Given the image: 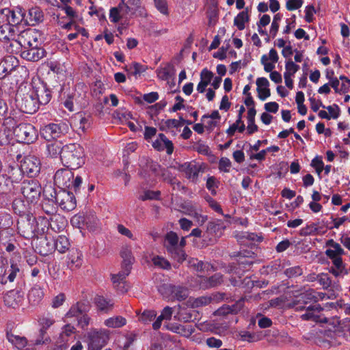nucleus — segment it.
<instances>
[{
	"mask_svg": "<svg viewBox=\"0 0 350 350\" xmlns=\"http://www.w3.org/2000/svg\"><path fill=\"white\" fill-rule=\"evenodd\" d=\"M296 310H303L306 308V312L301 316L303 320H312L315 322L324 323L327 324V328L329 331L336 332L338 330L340 324L338 318L327 319L321 315L323 308L319 304H314L307 308L300 306L298 304L294 305Z\"/></svg>",
	"mask_w": 350,
	"mask_h": 350,
	"instance_id": "nucleus-1",
	"label": "nucleus"
},
{
	"mask_svg": "<svg viewBox=\"0 0 350 350\" xmlns=\"http://www.w3.org/2000/svg\"><path fill=\"white\" fill-rule=\"evenodd\" d=\"M61 161L64 166L70 170L79 168L85 163L83 148L76 144L63 146Z\"/></svg>",
	"mask_w": 350,
	"mask_h": 350,
	"instance_id": "nucleus-2",
	"label": "nucleus"
},
{
	"mask_svg": "<svg viewBox=\"0 0 350 350\" xmlns=\"http://www.w3.org/2000/svg\"><path fill=\"white\" fill-rule=\"evenodd\" d=\"M32 31L24 32L21 38L16 39L18 36L15 33L14 27L10 25H5L0 26V40L5 42H10L11 48L15 47L18 49L20 46L23 45L22 39L25 38L28 39L33 38L34 42H36V38H34Z\"/></svg>",
	"mask_w": 350,
	"mask_h": 350,
	"instance_id": "nucleus-3",
	"label": "nucleus"
},
{
	"mask_svg": "<svg viewBox=\"0 0 350 350\" xmlns=\"http://www.w3.org/2000/svg\"><path fill=\"white\" fill-rule=\"evenodd\" d=\"M164 246L167 252L176 261L181 262L185 260L186 254L183 250L178 247V237L174 232H169L164 239Z\"/></svg>",
	"mask_w": 350,
	"mask_h": 350,
	"instance_id": "nucleus-4",
	"label": "nucleus"
},
{
	"mask_svg": "<svg viewBox=\"0 0 350 350\" xmlns=\"http://www.w3.org/2000/svg\"><path fill=\"white\" fill-rule=\"evenodd\" d=\"M109 338V332L105 329H93L89 333V350H100Z\"/></svg>",
	"mask_w": 350,
	"mask_h": 350,
	"instance_id": "nucleus-5",
	"label": "nucleus"
},
{
	"mask_svg": "<svg viewBox=\"0 0 350 350\" xmlns=\"http://www.w3.org/2000/svg\"><path fill=\"white\" fill-rule=\"evenodd\" d=\"M14 135L19 142L29 144L36 138V131L31 124H21L14 129Z\"/></svg>",
	"mask_w": 350,
	"mask_h": 350,
	"instance_id": "nucleus-6",
	"label": "nucleus"
},
{
	"mask_svg": "<svg viewBox=\"0 0 350 350\" xmlns=\"http://www.w3.org/2000/svg\"><path fill=\"white\" fill-rule=\"evenodd\" d=\"M68 125L64 123L49 124L40 130V134L47 141L57 139L62 135L68 132Z\"/></svg>",
	"mask_w": 350,
	"mask_h": 350,
	"instance_id": "nucleus-7",
	"label": "nucleus"
},
{
	"mask_svg": "<svg viewBox=\"0 0 350 350\" xmlns=\"http://www.w3.org/2000/svg\"><path fill=\"white\" fill-rule=\"evenodd\" d=\"M21 192L29 202H33L40 197L41 187L36 180H24L22 183Z\"/></svg>",
	"mask_w": 350,
	"mask_h": 350,
	"instance_id": "nucleus-8",
	"label": "nucleus"
},
{
	"mask_svg": "<svg viewBox=\"0 0 350 350\" xmlns=\"http://www.w3.org/2000/svg\"><path fill=\"white\" fill-rule=\"evenodd\" d=\"M40 161L38 157L28 155L24 158L21 167L23 173L29 176H34L40 172Z\"/></svg>",
	"mask_w": 350,
	"mask_h": 350,
	"instance_id": "nucleus-9",
	"label": "nucleus"
},
{
	"mask_svg": "<svg viewBox=\"0 0 350 350\" xmlns=\"http://www.w3.org/2000/svg\"><path fill=\"white\" fill-rule=\"evenodd\" d=\"M27 44L29 49L25 46L26 43L25 41L23 42V45L21 46L25 48V49L21 52V56L23 58L28 61L36 62L44 56V50L41 48H38L37 44L33 46L30 40L27 41Z\"/></svg>",
	"mask_w": 350,
	"mask_h": 350,
	"instance_id": "nucleus-10",
	"label": "nucleus"
},
{
	"mask_svg": "<svg viewBox=\"0 0 350 350\" xmlns=\"http://www.w3.org/2000/svg\"><path fill=\"white\" fill-rule=\"evenodd\" d=\"M20 269L16 263H12L10 267L8 265L0 266V283L6 284L8 281L13 282L19 273Z\"/></svg>",
	"mask_w": 350,
	"mask_h": 350,
	"instance_id": "nucleus-11",
	"label": "nucleus"
},
{
	"mask_svg": "<svg viewBox=\"0 0 350 350\" xmlns=\"http://www.w3.org/2000/svg\"><path fill=\"white\" fill-rule=\"evenodd\" d=\"M327 249L325 250V255L334 262L335 260H342V256L345 251L341 245L333 239H329L325 243Z\"/></svg>",
	"mask_w": 350,
	"mask_h": 350,
	"instance_id": "nucleus-12",
	"label": "nucleus"
},
{
	"mask_svg": "<svg viewBox=\"0 0 350 350\" xmlns=\"http://www.w3.org/2000/svg\"><path fill=\"white\" fill-rule=\"evenodd\" d=\"M56 202L59 204L62 209L70 211L76 206V200L72 193L63 191L59 192L56 196Z\"/></svg>",
	"mask_w": 350,
	"mask_h": 350,
	"instance_id": "nucleus-13",
	"label": "nucleus"
},
{
	"mask_svg": "<svg viewBox=\"0 0 350 350\" xmlns=\"http://www.w3.org/2000/svg\"><path fill=\"white\" fill-rule=\"evenodd\" d=\"M21 167L10 166L8 169V174H4V183H2L1 187H0V192L6 191V188L12 183H17L21 179L22 176Z\"/></svg>",
	"mask_w": 350,
	"mask_h": 350,
	"instance_id": "nucleus-14",
	"label": "nucleus"
},
{
	"mask_svg": "<svg viewBox=\"0 0 350 350\" xmlns=\"http://www.w3.org/2000/svg\"><path fill=\"white\" fill-rule=\"evenodd\" d=\"M157 75L159 79L166 81L170 88L174 86L175 70L172 65L166 64L160 66L157 70Z\"/></svg>",
	"mask_w": 350,
	"mask_h": 350,
	"instance_id": "nucleus-15",
	"label": "nucleus"
},
{
	"mask_svg": "<svg viewBox=\"0 0 350 350\" xmlns=\"http://www.w3.org/2000/svg\"><path fill=\"white\" fill-rule=\"evenodd\" d=\"M279 59V55L275 49H271L268 53L261 56L260 63L263 66L265 72H271L275 68V64Z\"/></svg>",
	"mask_w": 350,
	"mask_h": 350,
	"instance_id": "nucleus-16",
	"label": "nucleus"
},
{
	"mask_svg": "<svg viewBox=\"0 0 350 350\" xmlns=\"http://www.w3.org/2000/svg\"><path fill=\"white\" fill-rule=\"evenodd\" d=\"M72 179H73V173L68 169L59 170L54 176L55 184L62 187L70 188Z\"/></svg>",
	"mask_w": 350,
	"mask_h": 350,
	"instance_id": "nucleus-17",
	"label": "nucleus"
},
{
	"mask_svg": "<svg viewBox=\"0 0 350 350\" xmlns=\"http://www.w3.org/2000/svg\"><path fill=\"white\" fill-rule=\"evenodd\" d=\"M24 300V294L16 290L8 292L4 296L6 306L15 308L20 306Z\"/></svg>",
	"mask_w": 350,
	"mask_h": 350,
	"instance_id": "nucleus-18",
	"label": "nucleus"
},
{
	"mask_svg": "<svg viewBox=\"0 0 350 350\" xmlns=\"http://www.w3.org/2000/svg\"><path fill=\"white\" fill-rule=\"evenodd\" d=\"M152 145L154 149L159 151L166 150L168 154H171L174 150L172 142L163 133L158 135L157 138L152 142Z\"/></svg>",
	"mask_w": 350,
	"mask_h": 350,
	"instance_id": "nucleus-19",
	"label": "nucleus"
},
{
	"mask_svg": "<svg viewBox=\"0 0 350 350\" xmlns=\"http://www.w3.org/2000/svg\"><path fill=\"white\" fill-rule=\"evenodd\" d=\"M258 97L260 100H265L271 96L269 82L265 77H258L256 81Z\"/></svg>",
	"mask_w": 350,
	"mask_h": 350,
	"instance_id": "nucleus-20",
	"label": "nucleus"
},
{
	"mask_svg": "<svg viewBox=\"0 0 350 350\" xmlns=\"http://www.w3.org/2000/svg\"><path fill=\"white\" fill-rule=\"evenodd\" d=\"M8 15L9 25L11 26H15L23 23L25 25V12L21 8L17 7L15 9L10 10Z\"/></svg>",
	"mask_w": 350,
	"mask_h": 350,
	"instance_id": "nucleus-21",
	"label": "nucleus"
},
{
	"mask_svg": "<svg viewBox=\"0 0 350 350\" xmlns=\"http://www.w3.org/2000/svg\"><path fill=\"white\" fill-rule=\"evenodd\" d=\"M222 281V276L219 273H216L214 275L207 278L203 275L198 276L199 287L200 288L206 289L208 288L214 287L219 284Z\"/></svg>",
	"mask_w": 350,
	"mask_h": 350,
	"instance_id": "nucleus-22",
	"label": "nucleus"
},
{
	"mask_svg": "<svg viewBox=\"0 0 350 350\" xmlns=\"http://www.w3.org/2000/svg\"><path fill=\"white\" fill-rule=\"evenodd\" d=\"M21 102V109L27 113H33L39 107L32 92L23 98Z\"/></svg>",
	"mask_w": 350,
	"mask_h": 350,
	"instance_id": "nucleus-23",
	"label": "nucleus"
},
{
	"mask_svg": "<svg viewBox=\"0 0 350 350\" xmlns=\"http://www.w3.org/2000/svg\"><path fill=\"white\" fill-rule=\"evenodd\" d=\"M83 254L78 250H71L68 256V266L71 269H79L83 264Z\"/></svg>",
	"mask_w": 350,
	"mask_h": 350,
	"instance_id": "nucleus-24",
	"label": "nucleus"
},
{
	"mask_svg": "<svg viewBox=\"0 0 350 350\" xmlns=\"http://www.w3.org/2000/svg\"><path fill=\"white\" fill-rule=\"evenodd\" d=\"M7 338L8 341L18 349H22L25 347V349L23 350H35L34 348L31 345L26 347L27 341L25 337L15 335L11 332H8Z\"/></svg>",
	"mask_w": 350,
	"mask_h": 350,
	"instance_id": "nucleus-25",
	"label": "nucleus"
},
{
	"mask_svg": "<svg viewBox=\"0 0 350 350\" xmlns=\"http://www.w3.org/2000/svg\"><path fill=\"white\" fill-rule=\"evenodd\" d=\"M180 170L187 178L194 181L198 176L200 166L194 162L185 163L180 166Z\"/></svg>",
	"mask_w": 350,
	"mask_h": 350,
	"instance_id": "nucleus-26",
	"label": "nucleus"
},
{
	"mask_svg": "<svg viewBox=\"0 0 350 350\" xmlns=\"http://www.w3.org/2000/svg\"><path fill=\"white\" fill-rule=\"evenodd\" d=\"M43 19L42 12L38 8H32L29 10L28 14L25 13V25H35Z\"/></svg>",
	"mask_w": 350,
	"mask_h": 350,
	"instance_id": "nucleus-27",
	"label": "nucleus"
},
{
	"mask_svg": "<svg viewBox=\"0 0 350 350\" xmlns=\"http://www.w3.org/2000/svg\"><path fill=\"white\" fill-rule=\"evenodd\" d=\"M120 256L122 258V266L126 267V273L128 272L129 269L132 268V265L135 260L133 256L131 247L129 245H124L121 248Z\"/></svg>",
	"mask_w": 350,
	"mask_h": 350,
	"instance_id": "nucleus-28",
	"label": "nucleus"
},
{
	"mask_svg": "<svg viewBox=\"0 0 350 350\" xmlns=\"http://www.w3.org/2000/svg\"><path fill=\"white\" fill-rule=\"evenodd\" d=\"M32 93L36 102H38V105H46L51 100L50 92L43 85L37 88L35 90H33Z\"/></svg>",
	"mask_w": 350,
	"mask_h": 350,
	"instance_id": "nucleus-29",
	"label": "nucleus"
},
{
	"mask_svg": "<svg viewBox=\"0 0 350 350\" xmlns=\"http://www.w3.org/2000/svg\"><path fill=\"white\" fill-rule=\"evenodd\" d=\"M55 320L50 314H44L39 317L38 325L40 326V334L43 336L47 330L55 323Z\"/></svg>",
	"mask_w": 350,
	"mask_h": 350,
	"instance_id": "nucleus-30",
	"label": "nucleus"
},
{
	"mask_svg": "<svg viewBox=\"0 0 350 350\" xmlns=\"http://www.w3.org/2000/svg\"><path fill=\"white\" fill-rule=\"evenodd\" d=\"M173 314V309L169 306L165 307L161 314L157 318L155 321L152 323V327L154 329H159L162 324V321L164 320H170Z\"/></svg>",
	"mask_w": 350,
	"mask_h": 350,
	"instance_id": "nucleus-31",
	"label": "nucleus"
},
{
	"mask_svg": "<svg viewBox=\"0 0 350 350\" xmlns=\"http://www.w3.org/2000/svg\"><path fill=\"white\" fill-rule=\"evenodd\" d=\"M44 297V291L39 286H33L29 292L28 299L33 305L38 304Z\"/></svg>",
	"mask_w": 350,
	"mask_h": 350,
	"instance_id": "nucleus-32",
	"label": "nucleus"
},
{
	"mask_svg": "<svg viewBox=\"0 0 350 350\" xmlns=\"http://www.w3.org/2000/svg\"><path fill=\"white\" fill-rule=\"evenodd\" d=\"M184 212L185 214L196 218L199 224H204L207 220V216L201 215L192 204H186L184 206Z\"/></svg>",
	"mask_w": 350,
	"mask_h": 350,
	"instance_id": "nucleus-33",
	"label": "nucleus"
},
{
	"mask_svg": "<svg viewBox=\"0 0 350 350\" xmlns=\"http://www.w3.org/2000/svg\"><path fill=\"white\" fill-rule=\"evenodd\" d=\"M250 21L247 9L239 13L234 18V25L239 30H243L245 27V23Z\"/></svg>",
	"mask_w": 350,
	"mask_h": 350,
	"instance_id": "nucleus-34",
	"label": "nucleus"
},
{
	"mask_svg": "<svg viewBox=\"0 0 350 350\" xmlns=\"http://www.w3.org/2000/svg\"><path fill=\"white\" fill-rule=\"evenodd\" d=\"M242 306L243 301L239 300L236 303V304H234L231 306L225 305L221 307L216 311V314L217 315H225L230 313H237L241 309Z\"/></svg>",
	"mask_w": 350,
	"mask_h": 350,
	"instance_id": "nucleus-35",
	"label": "nucleus"
},
{
	"mask_svg": "<svg viewBox=\"0 0 350 350\" xmlns=\"http://www.w3.org/2000/svg\"><path fill=\"white\" fill-rule=\"evenodd\" d=\"M126 320L121 316H116L107 319L104 325L110 328H120L125 325Z\"/></svg>",
	"mask_w": 350,
	"mask_h": 350,
	"instance_id": "nucleus-36",
	"label": "nucleus"
},
{
	"mask_svg": "<svg viewBox=\"0 0 350 350\" xmlns=\"http://www.w3.org/2000/svg\"><path fill=\"white\" fill-rule=\"evenodd\" d=\"M94 303L99 310L105 312L111 310L113 306V303L111 301H108L100 295H96L94 297Z\"/></svg>",
	"mask_w": 350,
	"mask_h": 350,
	"instance_id": "nucleus-37",
	"label": "nucleus"
},
{
	"mask_svg": "<svg viewBox=\"0 0 350 350\" xmlns=\"http://www.w3.org/2000/svg\"><path fill=\"white\" fill-rule=\"evenodd\" d=\"M324 294L322 293H317L312 290L308 291L304 293H301L299 297L298 302L303 301L305 304L307 303L308 300L318 301L319 299H323Z\"/></svg>",
	"mask_w": 350,
	"mask_h": 350,
	"instance_id": "nucleus-38",
	"label": "nucleus"
},
{
	"mask_svg": "<svg viewBox=\"0 0 350 350\" xmlns=\"http://www.w3.org/2000/svg\"><path fill=\"white\" fill-rule=\"evenodd\" d=\"M211 301V298L208 297H190L187 301V305L191 308H198L208 305Z\"/></svg>",
	"mask_w": 350,
	"mask_h": 350,
	"instance_id": "nucleus-39",
	"label": "nucleus"
},
{
	"mask_svg": "<svg viewBox=\"0 0 350 350\" xmlns=\"http://www.w3.org/2000/svg\"><path fill=\"white\" fill-rule=\"evenodd\" d=\"M188 262L190 267H193L197 271H208L209 270L213 269L211 264L208 262L204 263L203 262L198 260L196 258H191L189 260Z\"/></svg>",
	"mask_w": 350,
	"mask_h": 350,
	"instance_id": "nucleus-40",
	"label": "nucleus"
},
{
	"mask_svg": "<svg viewBox=\"0 0 350 350\" xmlns=\"http://www.w3.org/2000/svg\"><path fill=\"white\" fill-rule=\"evenodd\" d=\"M82 310L81 308L80 304L77 303V304L72 306L68 312L66 314L64 321L66 323L69 322V319L73 318L75 320H77L81 314Z\"/></svg>",
	"mask_w": 350,
	"mask_h": 350,
	"instance_id": "nucleus-41",
	"label": "nucleus"
},
{
	"mask_svg": "<svg viewBox=\"0 0 350 350\" xmlns=\"http://www.w3.org/2000/svg\"><path fill=\"white\" fill-rule=\"evenodd\" d=\"M332 263L334 267L330 268L329 271L334 276L338 277L347 273L342 260H335Z\"/></svg>",
	"mask_w": 350,
	"mask_h": 350,
	"instance_id": "nucleus-42",
	"label": "nucleus"
},
{
	"mask_svg": "<svg viewBox=\"0 0 350 350\" xmlns=\"http://www.w3.org/2000/svg\"><path fill=\"white\" fill-rule=\"evenodd\" d=\"M126 70L130 75L137 77L146 70V66L137 62H133L126 66Z\"/></svg>",
	"mask_w": 350,
	"mask_h": 350,
	"instance_id": "nucleus-43",
	"label": "nucleus"
},
{
	"mask_svg": "<svg viewBox=\"0 0 350 350\" xmlns=\"http://www.w3.org/2000/svg\"><path fill=\"white\" fill-rule=\"evenodd\" d=\"M188 290L181 286H174L173 288L171 300L177 299L181 301L188 297Z\"/></svg>",
	"mask_w": 350,
	"mask_h": 350,
	"instance_id": "nucleus-44",
	"label": "nucleus"
},
{
	"mask_svg": "<svg viewBox=\"0 0 350 350\" xmlns=\"http://www.w3.org/2000/svg\"><path fill=\"white\" fill-rule=\"evenodd\" d=\"M122 6L123 8L124 7V5H118V7L110 9L109 18L111 22L117 23L124 16L120 10L122 8Z\"/></svg>",
	"mask_w": 350,
	"mask_h": 350,
	"instance_id": "nucleus-45",
	"label": "nucleus"
},
{
	"mask_svg": "<svg viewBox=\"0 0 350 350\" xmlns=\"http://www.w3.org/2000/svg\"><path fill=\"white\" fill-rule=\"evenodd\" d=\"M68 239L64 236H59L55 242V249L60 253H64L69 247Z\"/></svg>",
	"mask_w": 350,
	"mask_h": 350,
	"instance_id": "nucleus-46",
	"label": "nucleus"
},
{
	"mask_svg": "<svg viewBox=\"0 0 350 350\" xmlns=\"http://www.w3.org/2000/svg\"><path fill=\"white\" fill-rule=\"evenodd\" d=\"M63 146L59 142H55L47 146V150L49 154L52 157H57L62 154Z\"/></svg>",
	"mask_w": 350,
	"mask_h": 350,
	"instance_id": "nucleus-47",
	"label": "nucleus"
},
{
	"mask_svg": "<svg viewBox=\"0 0 350 350\" xmlns=\"http://www.w3.org/2000/svg\"><path fill=\"white\" fill-rule=\"evenodd\" d=\"M167 329L171 330L175 333H178L183 335H189L192 332V329H185L183 325L178 324H167L165 325Z\"/></svg>",
	"mask_w": 350,
	"mask_h": 350,
	"instance_id": "nucleus-48",
	"label": "nucleus"
},
{
	"mask_svg": "<svg viewBox=\"0 0 350 350\" xmlns=\"http://www.w3.org/2000/svg\"><path fill=\"white\" fill-rule=\"evenodd\" d=\"M299 70V66L296 64L291 59L285 62V71L284 75L294 77L295 73Z\"/></svg>",
	"mask_w": 350,
	"mask_h": 350,
	"instance_id": "nucleus-49",
	"label": "nucleus"
},
{
	"mask_svg": "<svg viewBox=\"0 0 350 350\" xmlns=\"http://www.w3.org/2000/svg\"><path fill=\"white\" fill-rule=\"evenodd\" d=\"M98 224V219L93 213L85 215V227L90 230H94Z\"/></svg>",
	"mask_w": 350,
	"mask_h": 350,
	"instance_id": "nucleus-50",
	"label": "nucleus"
},
{
	"mask_svg": "<svg viewBox=\"0 0 350 350\" xmlns=\"http://www.w3.org/2000/svg\"><path fill=\"white\" fill-rule=\"evenodd\" d=\"M245 130V124L241 120V116L238 117L236 122L232 124L226 131L228 135H233L236 131L240 133L243 132Z\"/></svg>",
	"mask_w": 350,
	"mask_h": 350,
	"instance_id": "nucleus-51",
	"label": "nucleus"
},
{
	"mask_svg": "<svg viewBox=\"0 0 350 350\" xmlns=\"http://www.w3.org/2000/svg\"><path fill=\"white\" fill-rule=\"evenodd\" d=\"M157 316V312L154 310H145L139 316V320L142 323L147 324L151 322Z\"/></svg>",
	"mask_w": 350,
	"mask_h": 350,
	"instance_id": "nucleus-52",
	"label": "nucleus"
},
{
	"mask_svg": "<svg viewBox=\"0 0 350 350\" xmlns=\"http://www.w3.org/2000/svg\"><path fill=\"white\" fill-rule=\"evenodd\" d=\"M131 269H129L126 274V267L122 266V270L117 274L111 275V280L113 284H120L131 272Z\"/></svg>",
	"mask_w": 350,
	"mask_h": 350,
	"instance_id": "nucleus-53",
	"label": "nucleus"
},
{
	"mask_svg": "<svg viewBox=\"0 0 350 350\" xmlns=\"http://www.w3.org/2000/svg\"><path fill=\"white\" fill-rule=\"evenodd\" d=\"M174 286L163 284L158 287L159 293L166 299L171 300Z\"/></svg>",
	"mask_w": 350,
	"mask_h": 350,
	"instance_id": "nucleus-54",
	"label": "nucleus"
},
{
	"mask_svg": "<svg viewBox=\"0 0 350 350\" xmlns=\"http://www.w3.org/2000/svg\"><path fill=\"white\" fill-rule=\"evenodd\" d=\"M70 222L74 227H77L78 228H83L85 227V215L83 214H78L74 215L71 219Z\"/></svg>",
	"mask_w": 350,
	"mask_h": 350,
	"instance_id": "nucleus-55",
	"label": "nucleus"
},
{
	"mask_svg": "<svg viewBox=\"0 0 350 350\" xmlns=\"http://www.w3.org/2000/svg\"><path fill=\"white\" fill-rule=\"evenodd\" d=\"M154 5L158 11L163 15L169 14L167 0H154Z\"/></svg>",
	"mask_w": 350,
	"mask_h": 350,
	"instance_id": "nucleus-56",
	"label": "nucleus"
},
{
	"mask_svg": "<svg viewBox=\"0 0 350 350\" xmlns=\"http://www.w3.org/2000/svg\"><path fill=\"white\" fill-rule=\"evenodd\" d=\"M323 161L320 157H315L311 161L310 165L315 169L316 172L319 176L323 171Z\"/></svg>",
	"mask_w": 350,
	"mask_h": 350,
	"instance_id": "nucleus-57",
	"label": "nucleus"
},
{
	"mask_svg": "<svg viewBox=\"0 0 350 350\" xmlns=\"http://www.w3.org/2000/svg\"><path fill=\"white\" fill-rule=\"evenodd\" d=\"M159 196V191H150L146 190L144 191L139 196V199L142 200H154L157 199Z\"/></svg>",
	"mask_w": 350,
	"mask_h": 350,
	"instance_id": "nucleus-58",
	"label": "nucleus"
},
{
	"mask_svg": "<svg viewBox=\"0 0 350 350\" xmlns=\"http://www.w3.org/2000/svg\"><path fill=\"white\" fill-rule=\"evenodd\" d=\"M202 121L204 124V127L210 131H213L219 123L217 120H212L211 118L206 117V115L202 116Z\"/></svg>",
	"mask_w": 350,
	"mask_h": 350,
	"instance_id": "nucleus-59",
	"label": "nucleus"
},
{
	"mask_svg": "<svg viewBox=\"0 0 350 350\" xmlns=\"http://www.w3.org/2000/svg\"><path fill=\"white\" fill-rule=\"evenodd\" d=\"M153 264L155 266L159 267L163 269H169L170 267V265L167 260H166L164 258L157 256H154L152 259Z\"/></svg>",
	"mask_w": 350,
	"mask_h": 350,
	"instance_id": "nucleus-60",
	"label": "nucleus"
},
{
	"mask_svg": "<svg viewBox=\"0 0 350 350\" xmlns=\"http://www.w3.org/2000/svg\"><path fill=\"white\" fill-rule=\"evenodd\" d=\"M284 273L289 278L297 277L302 274L303 270L300 266H295L286 269Z\"/></svg>",
	"mask_w": 350,
	"mask_h": 350,
	"instance_id": "nucleus-61",
	"label": "nucleus"
},
{
	"mask_svg": "<svg viewBox=\"0 0 350 350\" xmlns=\"http://www.w3.org/2000/svg\"><path fill=\"white\" fill-rule=\"evenodd\" d=\"M213 78V73L206 68H204L200 73V81L210 84Z\"/></svg>",
	"mask_w": 350,
	"mask_h": 350,
	"instance_id": "nucleus-62",
	"label": "nucleus"
},
{
	"mask_svg": "<svg viewBox=\"0 0 350 350\" xmlns=\"http://www.w3.org/2000/svg\"><path fill=\"white\" fill-rule=\"evenodd\" d=\"M318 282L323 288H327L331 285V280L329 275L323 273L319 274Z\"/></svg>",
	"mask_w": 350,
	"mask_h": 350,
	"instance_id": "nucleus-63",
	"label": "nucleus"
},
{
	"mask_svg": "<svg viewBox=\"0 0 350 350\" xmlns=\"http://www.w3.org/2000/svg\"><path fill=\"white\" fill-rule=\"evenodd\" d=\"M65 299H66V297H65L64 294L59 293V295H57L53 299L52 302H51L52 308H59L64 304V302L65 301Z\"/></svg>",
	"mask_w": 350,
	"mask_h": 350,
	"instance_id": "nucleus-64",
	"label": "nucleus"
}]
</instances>
